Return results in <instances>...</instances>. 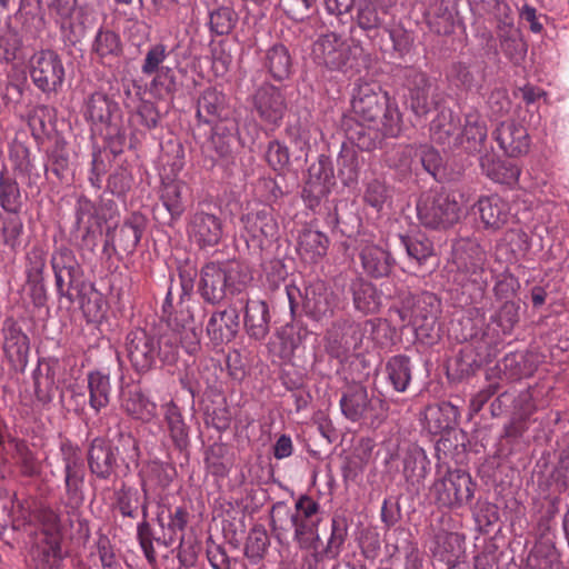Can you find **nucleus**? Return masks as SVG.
Returning a JSON list of instances; mask_svg holds the SVG:
<instances>
[{"label": "nucleus", "instance_id": "48", "mask_svg": "<svg viewBox=\"0 0 569 569\" xmlns=\"http://www.w3.org/2000/svg\"><path fill=\"white\" fill-rule=\"evenodd\" d=\"M347 538V526L343 522L333 520L331 536L327 546V553L336 558L339 556L341 547Z\"/></svg>", "mask_w": 569, "mask_h": 569}, {"label": "nucleus", "instance_id": "16", "mask_svg": "<svg viewBox=\"0 0 569 569\" xmlns=\"http://www.w3.org/2000/svg\"><path fill=\"white\" fill-rule=\"evenodd\" d=\"M189 233L200 247H212L222 238V223L214 214L197 212L190 221Z\"/></svg>", "mask_w": 569, "mask_h": 569}, {"label": "nucleus", "instance_id": "44", "mask_svg": "<svg viewBox=\"0 0 569 569\" xmlns=\"http://www.w3.org/2000/svg\"><path fill=\"white\" fill-rule=\"evenodd\" d=\"M266 159L274 171L283 173L290 163L289 150L280 142L272 141L269 143Z\"/></svg>", "mask_w": 569, "mask_h": 569}, {"label": "nucleus", "instance_id": "55", "mask_svg": "<svg viewBox=\"0 0 569 569\" xmlns=\"http://www.w3.org/2000/svg\"><path fill=\"white\" fill-rule=\"evenodd\" d=\"M26 89V82H9L6 86V94L4 99L7 100V103L10 104H18L21 101V98L23 96Z\"/></svg>", "mask_w": 569, "mask_h": 569}, {"label": "nucleus", "instance_id": "8", "mask_svg": "<svg viewBox=\"0 0 569 569\" xmlns=\"http://www.w3.org/2000/svg\"><path fill=\"white\" fill-rule=\"evenodd\" d=\"M382 401L378 398H370L366 387L353 385L341 396L340 408L342 415L352 422L370 420L373 423L379 419L378 409Z\"/></svg>", "mask_w": 569, "mask_h": 569}, {"label": "nucleus", "instance_id": "22", "mask_svg": "<svg viewBox=\"0 0 569 569\" xmlns=\"http://www.w3.org/2000/svg\"><path fill=\"white\" fill-rule=\"evenodd\" d=\"M477 209L487 228L498 229L502 227L510 216L508 202L497 194L480 198Z\"/></svg>", "mask_w": 569, "mask_h": 569}, {"label": "nucleus", "instance_id": "42", "mask_svg": "<svg viewBox=\"0 0 569 569\" xmlns=\"http://www.w3.org/2000/svg\"><path fill=\"white\" fill-rule=\"evenodd\" d=\"M0 204L8 211L16 213L20 208V190L18 183L9 178H0Z\"/></svg>", "mask_w": 569, "mask_h": 569}, {"label": "nucleus", "instance_id": "10", "mask_svg": "<svg viewBox=\"0 0 569 569\" xmlns=\"http://www.w3.org/2000/svg\"><path fill=\"white\" fill-rule=\"evenodd\" d=\"M439 311V299L433 293L423 292L408 302L401 310L400 317L419 331L432 328Z\"/></svg>", "mask_w": 569, "mask_h": 569}, {"label": "nucleus", "instance_id": "28", "mask_svg": "<svg viewBox=\"0 0 569 569\" xmlns=\"http://www.w3.org/2000/svg\"><path fill=\"white\" fill-rule=\"evenodd\" d=\"M89 403L97 412L109 403L111 391L110 377L101 371H92L88 375Z\"/></svg>", "mask_w": 569, "mask_h": 569}, {"label": "nucleus", "instance_id": "15", "mask_svg": "<svg viewBox=\"0 0 569 569\" xmlns=\"http://www.w3.org/2000/svg\"><path fill=\"white\" fill-rule=\"evenodd\" d=\"M253 106L260 118L277 124L286 111V102L281 91L272 84L261 86L253 96Z\"/></svg>", "mask_w": 569, "mask_h": 569}, {"label": "nucleus", "instance_id": "17", "mask_svg": "<svg viewBox=\"0 0 569 569\" xmlns=\"http://www.w3.org/2000/svg\"><path fill=\"white\" fill-rule=\"evenodd\" d=\"M360 260L363 270L375 278L388 276L393 264L390 253L371 242L361 243Z\"/></svg>", "mask_w": 569, "mask_h": 569}, {"label": "nucleus", "instance_id": "40", "mask_svg": "<svg viewBox=\"0 0 569 569\" xmlns=\"http://www.w3.org/2000/svg\"><path fill=\"white\" fill-rule=\"evenodd\" d=\"M93 51L100 58L118 56L121 52L119 36L110 30H99L93 42Z\"/></svg>", "mask_w": 569, "mask_h": 569}, {"label": "nucleus", "instance_id": "20", "mask_svg": "<svg viewBox=\"0 0 569 569\" xmlns=\"http://www.w3.org/2000/svg\"><path fill=\"white\" fill-rule=\"evenodd\" d=\"M246 232L257 242L263 246L266 240L273 239L278 232V223L271 212L261 210L249 213L242 219Z\"/></svg>", "mask_w": 569, "mask_h": 569}, {"label": "nucleus", "instance_id": "45", "mask_svg": "<svg viewBox=\"0 0 569 569\" xmlns=\"http://www.w3.org/2000/svg\"><path fill=\"white\" fill-rule=\"evenodd\" d=\"M236 24L233 12L229 8H220L210 14V28L219 34H228Z\"/></svg>", "mask_w": 569, "mask_h": 569}, {"label": "nucleus", "instance_id": "9", "mask_svg": "<svg viewBox=\"0 0 569 569\" xmlns=\"http://www.w3.org/2000/svg\"><path fill=\"white\" fill-rule=\"evenodd\" d=\"M388 94L377 82L359 81L353 90L351 106L353 112L363 121L376 120L387 104Z\"/></svg>", "mask_w": 569, "mask_h": 569}, {"label": "nucleus", "instance_id": "6", "mask_svg": "<svg viewBox=\"0 0 569 569\" xmlns=\"http://www.w3.org/2000/svg\"><path fill=\"white\" fill-rule=\"evenodd\" d=\"M432 491L440 506L459 508L471 500L473 483L469 473L450 470L445 477L435 481Z\"/></svg>", "mask_w": 569, "mask_h": 569}, {"label": "nucleus", "instance_id": "62", "mask_svg": "<svg viewBox=\"0 0 569 569\" xmlns=\"http://www.w3.org/2000/svg\"><path fill=\"white\" fill-rule=\"evenodd\" d=\"M421 567L422 560L420 553L417 550L412 549L410 552L407 553L405 569H421Z\"/></svg>", "mask_w": 569, "mask_h": 569}, {"label": "nucleus", "instance_id": "54", "mask_svg": "<svg viewBox=\"0 0 569 569\" xmlns=\"http://www.w3.org/2000/svg\"><path fill=\"white\" fill-rule=\"evenodd\" d=\"M410 106L416 114L421 116L428 112L429 110V99L428 92L425 88L415 89L410 94Z\"/></svg>", "mask_w": 569, "mask_h": 569}, {"label": "nucleus", "instance_id": "51", "mask_svg": "<svg viewBox=\"0 0 569 569\" xmlns=\"http://www.w3.org/2000/svg\"><path fill=\"white\" fill-rule=\"evenodd\" d=\"M387 199V188L378 181L371 182L365 193V200L371 207L380 210Z\"/></svg>", "mask_w": 569, "mask_h": 569}, {"label": "nucleus", "instance_id": "14", "mask_svg": "<svg viewBox=\"0 0 569 569\" xmlns=\"http://www.w3.org/2000/svg\"><path fill=\"white\" fill-rule=\"evenodd\" d=\"M336 306V296L325 281L315 280L305 288L303 307L315 319L332 315Z\"/></svg>", "mask_w": 569, "mask_h": 569}, {"label": "nucleus", "instance_id": "41", "mask_svg": "<svg viewBox=\"0 0 569 569\" xmlns=\"http://www.w3.org/2000/svg\"><path fill=\"white\" fill-rule=\"evenodd\" d=\"M157 358L159 357L163 363L171 365L178 359L179 342L176 330L163 333L157 338L156 343Z\"/></svg>", "mask_w": 569, "mask_h": 569}, {"label": "nucleus", "instance_id": "13", "mask_svg": "<svg viewBox=\"0 0 569 569\" xmlns=\"http://www.w3.org/2000/svg\"><path fill=\"white\" fill-rule=\"evenodd\" d=\"M157 338L146 330L136 329L127 336V353L137 371H147L157 360Z\"/></svg>", "mask_w": 569, "mask_h": 569}, {"label": "nucleus", "instance_id": "23", "mask_svg": "<svg viewBox=\"0 0 569 569\" xmlns=\"http://www.w3.org/2000/svg\"><path fill=\"white\" fill-rule=\"evenodd\" d=\"M269 308L262 300H249L246 306L244 326L250 337L262 340L269 332Z\"/></svg>", "mask_w": 569, "mask_h": 569}, {"label": "nucleus", "instance_id": "19", "mask_svg": "<svg viewBox=\"0 0 569 569\" xmlns=\"http://www.w3.org/2000/svg\"><path fill=\"white\" fill-rule=\"evenodd\" d=\"M496 139L503 151L517 157L529 149V137L526 129L513 122H503L496 131Z\"/></svg>", "mask_w": 569, "mask_h": 569}, {"label": "nucleus", "instance_id": "27", "mask_svg": "<svg viewBox=\"0 0 569 569\" xmlns=\"http://www.w3.org/2000/svg\"><path fill=\"white\" fill-rule=\"evenodd\" d=\"M224 96L216 89H207L198 101L197 116L206 123L221 119L224 110Z\"/></svg>", "mask_w": 569, "mask_h": 569}, {"label": "nucleus", "instance_id": "29", "mask_svg": "<svg viewBox=\"0 0 569 569\" xmlns=\"http://www.w3.org/2000/svg\"><path fill=\"white\" fill-rule=\"evenodd\" d=\"M266 67L273 79L281 81L291 73V57L283 44H274L266 56Z\"/></svg>", "mask_w": 569, "mask_h": 569}, {"label": "nucleus", "instance_id": "59", "mask_svg": "<svg viewBox=\"0 0 569 569\" xmlns=\"http://www.w3.org/2000/svg\"><path fill=\"white\" fill-rule=\"evenodd\" d=\"M385 126L389 134L396 136L400 131V114L397 110L387 109Z\"/></svg>", "mask_w": 569, "mask_h": 569}, {"label": "nucleus", "instance_id": "52", "mask_svg": "<svg viewBox=\"0 0 569 569\" xmlns=\"http://www.w3.org/2000/svg\"><path fill=\"white\" fill-rule=\"evenodd\" d=\"M319 505L308 496L300 497L296 502V513L292 517L317 518Z\"/></svg>", "mask_w": 569, "mask_h": 569}, {"label": "nucleus", "instance_id": "11", "mask_svg": "<svg viewBox=\"0 0 569 569\" xmlns=\"http://www.w3.org/2000/svg\"><path fill=\"white\" fill-rule=\"evenodd\" d=\"M168 57L167 47L162 43L151 46L144 57L141 71L146 76L157 73L151 81V88L160 92H172L176 87V78L172 69L161 67Z\"/></svg>", "mask_w": 569, "mask_h": 569}, {"label": "nucleus", "instance_id": "46", "mask_svg": "<svg viewBox=\"0 0 569 569\" xmlns=\"http://www.w3.org/2000/svg\"><path fill=\"white\" fill-rule=\"evenodd\" d=\"M520 170L517 166L509 162H497L489 176L492 180L499 183L511 184L517 182Z\"/></svg>", "mask_w": 569, "mask_h": 569}, {"label": "nucleus", "instance_id": "32", "mask_svg": "<svg viewBox=\"0 0 569 569\" xmlns=\"http://www.w3.org/2000/svg\"><path fill=\"white\" fill-rule=\"evenodd\" d=\"M388 378L393 388L403 392L411 380L410 360L405 356H395L387 362Z\"/></svg>", "mask_w": 569, "mask_h": 569}, {"label": "nucleus", "instance_id": "53", "mask_svg": "<svg viewBox=\"0 0 569 569\" xmlns=\"http://www.w3.org/2000/svg\"><path fill=\"white\" fill-rule=\"evenodd\" d=\"M167 421L172 439L176 442L184 440V438L187 437V432L181 416L177 412L170 411L167 415Z\"/></svg>", "mask_w": 569, "mask_h": 569}, {"label": "nucleus", "instance_id": "36", "mask_svg": "<svg viewBox=\"0 0 569 569\" xmlns=\"http://www.w3.org/2000/svg\"><path fill=\"white\" fill-rule=\"evenodd\" d=\"M187 187L181 181L166 183L162 191V202L172 218H179L183 210V192Z\"/></svg>", "mask_w": 569, "mask_h": 569}, {"label": "nucleus", "instance_id": "35", "mask_svg": "<svg viewBox=\"0 0 569 569\" xmlns=\"http://www.w3.org/2000/svg\"><path fill=\"white\" fill-rule=\"evenodd\" d=\"M419 156L423 168L431 174H436V170L440 164L439 153L431 147H422L419 152L412 147H405L402 149L403 159L399 163H395L398 167L409 168L412 162V154Z\"/></svg>", "mask_w": 569, "mask_h": 569}, {"label": "nucleus", "instance_id": "43", "mask_svg": "<svg viewBox=\"0 0 569 569\" xmlns=\"http://www.w3.org/2000/svg\"><path fill=\"white\" fill-rule=\"evenodd\" d=\"M61 451L66 461V487L70 490H76L80 482V477L78 475V465L79 457L77 449L72 447L70 443H62Z\"/></svg>", "mask_w": 569, "mask_h": 569}, {"label": "nucleus", "instance_id": "18", "mask_svg": "<svg viewBox=\"0 0 569 569\" xmlns=\"http://www.w3.org/2000/svg\"><path fill=\"white\" fill-rule=\"evenodd\" d=\"M239 328V316L236 309L229 308L211 316L207 325L209 337L214 343L231 341Z\"/></svg>", "mask_w": 569, "mask_h": 569}, {"label": "nucleus", "instance_id": "26", "mask_svg": "<svg viewBox=\"0 0 569 569\" xmlns=\"http://www.w3.org/2000/svg\"><path fill=\"white\" fill-rule=\"evenodd\" d=\"M455 256L459 268L471 272V281L478 283L481 280L483 252L473 242L459 243L455 247Z\"/></svg>", "mask_w": 569, "mask_h": 569}, {"label": "nucleus", "instance_id": "21", "mask_svg": "<svg viewBox=\"0 0 569 569\" xmlns=\"http://www.w3.org/2000/svg\"><path fill=\"white\" fill-rule=\"evenodd\" d=\"M121 406L134 419L150 421L157 415V405L137 387H127L121 392Z\"/></svg>", "mask_w": 569, "mask_h": 569}, {"label": "nucleus", "instance_id": "33", "mask_svg": "<svg viewBox=\"0 0 569 569\" xmlns=\"http://www.w3.org/2000/svg\"><path fill=\"white\" fill-rule=\"evenodd\" d=\"M462 552V541L457 533H443L437 537L436 557L447 565L456 563Z\"/></svg>", "mask_w": 569, "mask_h": 569}, {"label": "nucleus", "instance_id": "63", "mask_svg": "<svg viewBox=\"0 0 569 569\" xmlns=\"http://www.w3.org/2000/svg\"><path fill=\"white\" fill-rule=\"evenodd\" d=\"M140 546L143 550V553H144L147 560L149 561V563H154L156 562V551H154L152 541L149 538L141 537Z\"/></svg>", "mask_w": 569, "mask_h": 569}, {"label": "nucleus", "instance_id": "25", "mask_svg": "<svg viewBox=\"0 0 569 569\" xmlns=\"http://www.w3.org/2000/svg\"><path fill=\"white\" fill-rule=\"evenodd\" d=\"M89 467L100 478H108L116 462L111 447L102 439H94L89 450Z\"/></svg>", "mask_w": 569, "mask_h": 569}, {"label": "nucleus", "instance_id": "2", "mask_svg": "<svg viewBox=\"0 0 569 569\" xmlns=\"http://www.w3.org/2000/svg\"><path fill=\"white\" fill-rule=\"evenodd\" d=\"M432 139L441 144H461L469 152L478 151L487 138L485 122L477 114H468L462 132H459L450 112H441L431 122Z\"/></svg>", "mask_w": 569, "mask_h": 569}, {"label": "nucleus", "instance_id": "64", "mask_svg": "<svg viewBox=\"0 0 569 569\" xmlns=\"http://www.w3.org/2000/svg\"><path fill=\"white\" fill-rule=\"evenodd\" d=\"M523 14L529 21L536 20V10L532 7L526 6L523 7Z\"/></svg>", "mask_w": 569, "mask_h": 569}, {"label": "nucleus", "instance_id": "56", "mask_svg": "<svg viewBox=\"0 0 569 569\" xmlns=\"http://www.w3.org/2000/svg\"><path fill=\"white\" fill-rule=\"evenodd\" d=\"M188 521V512L184 508L178 507L176 508L174 512L171 513L170 520L168 523V528L176 532V531H182Z\"/></svg>", "mask_w": 569, "mask_h": 569}, {"label": "nucleus", "instance_id": "12", "mask_svg": "<svg viewBox=\"0 0 569 569\" xmlns=\"http://www.w3.org/2000/svg\"><path fill=\"white\" fill-rule=\"evenodd\" d=\"M332 164L320 158L308 169V179L303 188V198L310 207L318 204L319 200L331 192L335 186Z\"/></svg>", "mask_w": 569, "mask_h": 569}, {"label": "nucleus", "instance_id": "4", "mask_svg": "<svg viewBox=\"0 0 569 569\" xmlns=\"http://www.w3.org/2000/svg\"><path fill=\"white\" fill-rule=\"evenodd\" d=\"M370 329H373L371 320L362 323L337 321L326 332L325 348L332 357L346 358L361 348L365 336Z\"/></svg>", "mask_w": 569, "mask_h": 569}, {"label": "nucleus", "instance_id": "60", "mask_svg": "<svg viewBox=\"0 0 569 569\" xmlns=\"http://www.w3.org/2000/svg\"><path fill=\"white\" fill-rule=\"evenodd\" d=\"M139 114L143 119L146 127L153 128L157 126V113L152 104L144 103L143 106H141V108L139 109Z\"/></svg>", "mask_w": 569, "mask_h": 569}, {"label": "nucleus", "instance_id": "1", "mask_svg": "<svg viewBox=\"0 0 569 569\" xmlns=\"http://www.w3.org/2000/svg\"><path fill=\"white\" fill-rule=\"evenodd\" d=\"M249 280L246 268L238 261L210 262L201 270L199 291L206 301L216 303L228 293L242 291Z\"/></svg>", "mask_w": 569, "mask_h": 569}, {"label": "nucleus", "instance_id": "30", "mask_svg": "<svg viewBox=\"0 0 569 569\" xmlns=\"http://www.w3.org/2000/svg\"><path fill=\"white\" fill-rule=\"evenodd\" d=\"M352 290L353 303L357 310L363 313H373L379 309L380 295L370 282L359 279L353 282Z\"/></svg>", "mask_w": 569, "mask_h": 569}, {"label": "nucleus", "instance_id": "24", "mask_svg": "<svg viewBox=\"0 0 569 569\" xmlns=\"http://www.w3.org/2000/svg\"><path fill=\"white\" fill-rule=\"evenodd\" d=\"M328 244L329 240L322 232L303 230L299 236L298 252L305 261L313 263L326 256Z\"/></svg>", "mask_w": 569, "mask_h": 569}, {"label": "nucleus", "instance_id": "61", "mask_svg": "<svg viewBox=\"0 0 569 569\" xmlns=\"http://www.w3.org/2000/svg\"><path fill=\"white\" fill-rule=\"evenodd\" d=\"M359 23L362 28H373L378 26L379 19L375 12L361 10L359 13Z\"/></svg>", "mask_w": 569, "mask_h": 569}, {"label": "nucleus", "instance_id": "38", "mask_svg": "<svg viewBox=\"0 0 569 569\" xmlns=\"http://www.w3.org/2000/svg\"><path fill=\"white\" fill-rule=\"evenodd\" d=\"M111 114V101L102 93H93L86 106V117L93 123L107 122Z\"/></svg>", "mask_w": 569, "mask_h": 569}, {"label": "nucleus", "instance_id": "37", "mask_svg": "<svg viewBox=\"0 0 569 569\" xmlns=\"http://www.w3.org/2000/svg\"><path fill=\"white\" fill-rule=\"evenodd\" d=\"M401 244L405 247L408 257L418 264L422 263L432 254L431 241L422 234L418 236H400Z\"/></svg>", "mask_w": 569, "mask_h": 569}, {"label": "nucleus", "instance_id": "39", "mask_svg": "<svg viewBox=\"0 0 569 569\" xmlns=\"http://www.w3.org/2000/svg\"><path fill=\"white\" fill-rule=\"evenodd\" d=\"M268 547L269 537L267 531L261 528H254L250 531L246 542V557L253 562H258L263 558Z\"/></svg>", "mask_w": 569, "mask_h": 569}, {"label": "nucleus", "instance_id": "58", "mask_svg": "<svg viewBox=\"0 0 569 569\" xmlns=\"http://www.w3.org/2000/svg\"><path fill=\"white\" fill-rule=\"evenodd\" d=\"M273 453L277 459H283L292 453V441L288 436H281L273 448Z\"/></svg>", "mask_w": 569, "mask_h": 569}, {"label": "nucleus", "instance_id": "31", "mask_svg": "<svg viewBox=\"0 0 569 569\" xmlns=\"http://www.w3.org/2000/svg\"><path fill=\"white\" fill-rule=\"evenodd\" d=\"M52 11L56 14L57 22L64 30L73 33H81L84 29L82 21H78L79 11L77 10V0H54Z\"/></svg>", "mask_w": 569, "mask_h": 569}, {"label": "nucleus", "instance_id": "50", "mask_svg": "<svg viewBox=\"0 0 569 569\" xmlns=\"http://www.w3.org/2000/svg\"><path fill=\"white\" fill-rule=\"evenodd\" d=\"M291 522L295 527V537L302 546L305 543V536L311 535L317 530L319 519L291 517Z\"/></svg>", "mask_w": 569, "mask_h": 569}, {"label": "nucleus", "instance_id": "3", "mask_svg": "<svg viewBox=\"0 0 569 569\" xmlns=\"http://www.w3.org/2000/svg\"><path fill=\"white\" fill-rule=\"evenodd\" d=\"M420 223L430 229H447L458 222L460 207L455 194L446 191H429L421 194L417 203Z\"/></svg>", "mask_w": 569, "mask_h": 569}, {"label": "nucleus", "instance_id": "34", "mask_svg": "<svg viewBox=\"0 0 569 569\" xmlns=\"http://www.w3.org/2000/svg\"><path fill=\"white\" fill-rule=\"evenodd\" d=\"M181 328L176 330L178 333V342L190 355L199 349L201 326L196 325L193 317L187 311L186 316L181 315Z\"/></svg>", "mask_w": 569, "mask_h": 569}, {"label": "nucleus", "instance_id": "47", "mask_svg": "<svg viewBox=\"0 0 569 569\" xmlns=\"http://www.w3.org/2000/svg\"><path fill=\"white\" fill-rule=\"evenodd\" d=\"M46 266L44 257L40 251L32 250L27 254L26 273L29 282L39 284L43 268Z\"/></svg>", "mask_w": 569, "mask_h": 569}, {"label": "nucleus", "instance_id": "5", "mask_svg": "<svg viewBox=\"0 0 569 569\" xmlns=\"http://www.w3.org/2000/svg\"><path fill=\"white\" fill-rule=\"evenodd\" d=\"M357 52V47L336 33H328L319 38L312 48V56L318 64L325 66L329 70L343 72L353 67Z\"/></svg>", "mask_w": 569, "mask_h": 569}, {"label": "nucleus", "instance_id": "57", "mask_svg": "<svg viewBox=\"0 0 569 569\" xmlns=\"http://www.w3.org/2000/svg\"><path fill=\"white\" fill-rule=\"evenodd\" d=\"M326 8L331 14H342L349 12L355 0H325Z\"/></svg>", "mask_w": 569, "mask_h": 569}, {"label": "nucleus", "instance_id": "7", "mask_svg": "<svg viewBox=\"0 0 569 569\" xmlns=\"http://www.w3.org/2000/svg\"><path fill=\"white\" fill-rule=\"evenodd\" d=\"M30 76L34 86L46 92H53L61 87L64 79V67L52 50H41L30 61Z\"/></svg>", "mask_w": 569, "mask_h": 569}, {"label": "nucleus", "instance_id": "49", "mask_svg": "<svg viewBox=\"0 0 569 569\" xmlns=\"http://www.w3.org/2000/svg\"><path fill=\"white\" fill-rule=\"evenodd\" d=\"M22 230L23 223L19 217L13 216L8 218L3 226L4 243L11 248L19 246Z\"/></svg>", "mask_w": 569, "mask_h": 569}]
</instances>
